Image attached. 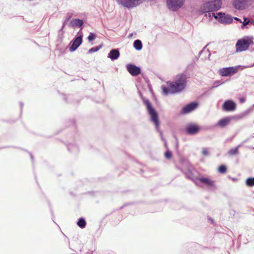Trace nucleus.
Returning a JSON list of instances; mask_svg holds the SVG:
<instances>
[{
  "mask_svg": "<svg viewBox=\"0 0 254 254\" xmlns=\"http://www.w3.org/2000/svg\"><path fill=\"white\" fill-rule=\"evenodd\" d=\"M186 79L187 76L185 74H179L177 76L175 82L169 81L167 83V86H162L161 88L164 94L168 95L182 91L186 87Z\"/></svg>",
  "mask_w": 254,
  "mask_h": 254,
  "instance_id": "1",
  "label": "nucleus"
},
{
  "mask_svg": "<svg viewBox=\"0 0 254 254\" xmlns=\"http://www.w3.org/2000/svg\"><path fill=\"white\" fill-rule=\"evenodd\" d=\"M221 6V0H206L202 4L199 11L200 14L206 13L205 16L209 17V13H214L220 9Z\"/></svg>",
  "mask_w": 254,
  "mask_h": 254,
  "instance_id": "2",
  "label": "nucleus"
},
{
  "mask_svg": "<svg viewBox=\"0 0 254 254\" xmlns=\"http://www.w3.org/2000/svg\"><path fill=\"white\" fill-rule=\"evenodd\" d=\"M140 97L142 99L144 104L146 105L148 112L150 116L151 121L154 124L156 129L159 131V122L158 115L154 108L152 107L150 102L148 99L143 98L140 93Z\"/></svg>",
  "mask_w": 254,
  "mask_h": 254,
  "instance_id": "3",
  "label": "nucleus"
},
{
  "mask_svg": "<svg viewBox=\"0 0 254 254\" xmlns=\"http://www.w3.org/2000/svg\"><path fill=\"white\" fill-rule=\"evenodd\" d=\"M212 17H214L219 22L224 24H230L233 20V17L230 15L222 12H219L216 13H209V19L211 20Z\"/></svg>",
  "mask_w": 254,
  "mask_h": 254,
  "instance_id": "4",
  "label": "nucleus"
},
{
  "mask_svg": "<svg viewBox=\"0 0 254 254\" xmlns=\"http://www.w3.org/2000/svg\"><path fill=\"white\" fill-rule=\"evenodd\" d=\"M254 44L253 39L250 37L246 36L239 39L236 44L237 52H241L248 49L249 46Z\"/></svg>",
  "mask_w": 254,
  "mask_h": 254,
  "instance_id": "5",
  "label": "nucleus"
},
{
  "mask_svg": "<svg viewBox=\"0 0 254 254\" xmlns=\"http://www.w3.org/2000/svg\"><path fill=\"white\" fill-rule=\"evenodd\" d=\"M82 31H79L77 34L71 42V45L69 47V51L70 52L75 51L79 47V46L82 44Z\"/></svg>",
  "mask_w": 254,
  "mask_h": 254,
  "instance_id": "6",
  "label": "nucleus"
},
{
  "mask_svg": "<svg viewBox=\"0 0 254 254\" xmlns=\"http://www.w3.org/2000/svg\"><path fill=\"white\" fill-rule=\"evenodd\" d=\"M185 0H166L167 6L169 9L174 11L178 10L184 4Z\"/></svg>",
  "mask_w": 254,
  "mask_h": 254,
  "instance_id": "7",
  "label": "nucleus"
},
{
  "mask_svg": "<svg viewBox=\"0 0 254 254\" xmlns=\"http://www.w3.org/2000/svg\"><path fill=\"white\" fill-rule=\"evenodd\" d=\"M138 0H117V3L127 8H131L139 5Z\"/></svg>",
  "mask_w": 254,
  "mask_h": 254,
  "instance_id": "8",
  "label": "nucleus"
},
{
  "mask_svg": "<svg viewBox=\"0 0 254 254\" xmlns=\"http://www.w3.org/2000/svg\"><path fill=\"white\" fill-rule=\"evenodd\" d=\"M238 71L237 67H227L219 69V73L222 76H231Z\"/></svg>",
  "mask_w": 254,
  "mask_h": 254,
  "instance_id": "9",
  "label": "nucleus"
},
{
  "mask_svg": "<svg viewBox=\"0 0 254 254\" xmlns=\"http://www.w3.org/2000/svg\"><path fill=\"white\" fill-rule=\"evenodd\" d=\"M126 67L127 71L133 76H137L141 73V68L133 64H128Z\"/></svg>",
  "mask_w": 254,
  "mask_h": 254,
  "instance_id": "10",
  "label": "nucleus"
},
{
  "mask_svg": "<svg viewBox=\"0 0 254 254\" xmlns=\"http://www.w3.org/2000/svg\"><path fill=\"white\" fill-rule=\"evenodd\" d=\"M198 106V103L196 102H191L185 106L182 109L181 113L186 114L194 110Z\"/></svg>",
  "mask_w": 254,
  "mask_h": 254,
  "instance_id": "11",
  "label": "nucleus"
},
{
  "mask_svg": "<svg viewBox=\"0 0 254 254\" xmlns=\"http://www.w3.org/2000/svg\"><path fill=\"white\" fill-rule=\"evenodd\" d=\"M199 129L200 127L195 124H190L185 128L186 133L190 135H194L196 134Z\"/></svg>",
  "mask_w": 254,
  "mask_h": 254,
  "instance_id": "12",
  "label": "nucleus"
},
{
  "mask_svg": "<svg viewBox=\"0 0 254 254\" xmlns=\"http://www.w3.org/2000/svg\"><path fill=\"white\" fill-rule=\"evenodd\" d=\"M223 110L225 111H233L236 108V104L235 102L231 100H228L224 102L223 104Z\"/></svg>",
  "mask_w": 254,
  "mask_h": 254,
  "instance_id": "13",
  "label": "nucleus"
},
{
  "mask_svg": "<svg viewBox=\"0 0 254 254\" xmlns=\"http://www.w3.org/2000/svg\"><path fill=\"white\" fill-rule=\"evenodd\" d=\"M186 162L188 164L187 167V170H186V171L183 170V172L185 174L187 178L194 181V179H196L197 178H195L193 176V173L192 172V170L193 168L189 161H187Z\"/></svg>",
  "mask_w": 254,
  "mask_h": 254,
  "instance_id": "14",
  "label": "nucleus"
},
{
  "mask_svg": "<svg viewBox=\"0 0 254 254\" xmlns=\"http://www.w3.org/2000/svg\"><path fill=\"white\" fill-rule=\"evenodd\" d=\"M83 24L84 22L83 20L79 18H75L70 21L69 26L71 27H78L80 28L79 31H82Z\"/></svg>",
  "mask_w": 254,
  "mask_h": 254,
  "instance_id": "15",
  "label": "nucleus"
},
{
  "mask_svg": "<svg viewBox=\"0 0 254 254\" xmlns=\"http://www.w3.org/2000/svg\"><path fill=\"white\" fill-rule=\"evenodd\" d=\"M120 54L119 49H112L108 55V58L112 61L117 60L120 57Z\"/></svg>",
  "mask_w": 254,
  "mask_h": 254,
  "instance_id": "16",
  "label": "nucleus"
},
{
  "mask_svg": "<svg viewBox=\"0 0 254 254\" xmlns=\"http://www.w3.org/2000/svg\"><path fill=\"white\" fill-rule=\"evenodd\" d=\"M196 180H199L201 183L205 184L208 187H215L214 182L208 178L201 177L196 178Z\"/></svg>",
  "mask_w": 254,
  "mask_h": 254,
  "instance_id": "17",
  "label": "nucleus"
},
{
  "mask_svg": "<svg viewBox=\"0 0 254 254\" xmlns=\"http://www.w3.org/2000/svg\"><path fill=\"white\" fill-rule=\"evenodd\" d=\"M230 122L229 119L227 118H223L219 120L218 123L214 126V127L219 126L221 127H226Z\"/></svg>",
  "mask_w": 254,
  "mask_h": 254,
  "instance_id": "18",
  "label": "nucleus"
},
{
  "mask_svg": "<svg viewBox=\"0 0 254 254\" xmlns=\"http://www.w3.org/2000/svg\"><path fill=\"white\" fill-rule=\"evenodd\" d=\"M133 46L137 51H140L142 48V44L140 40L137 39L133 42Z\"/></svg>",
  "mask_w": 254,
  "mask_h": 254,
  "instance_id": "19",
  "label": "nucleus"
},
{
  "mask_svg": "<svg viewBox=\"0 0 254 254\" xmlns=\"http://www.w3.org/2000/svg\"><path fill=\"white\" fill-rule=\"evenodd\" d=\"M68 150L71 152L76 153L78 151V147L76 144H69L67 145Z\"/></svg>",
  "mask_w": 254,
  "mask_h": 254,
  "instance_id": "20",
  "label": "nucleus"
},
{
  "mask_svg": "<svg viewBox=\"0 0 254 254\" xmlns=\"http://www.w3.org/2000/svg\"><path fill=\"white\" fill-rule=\"evenodd\" d=\"M77 225L81 228H84L86 225V222L85 219L83 217H80L78 219L77 222Z\"/></svg>",
  "mask_w": 254,
  "mask_h": 254,
  "instance_id": "21",
  "label": "nucleus"
},
{
  "mask_svg": "<svg viewBox=\"0 0 254 254\" xmlns=\"http://www.w3.org/2000/svg\"><path fill=\"white\" fill-rule=\"evenodd\" d=\"M242 145V144H240L236 147L231 149L229 152L228 154L230 155H235L238 153V149Z\"/></svg>",
  "mask_w": 254,
  "mask_h": 254,
  "instance_id": "22",
  "label": "nucleus"
},
{
  "mask_svg": "<svg viewBox=\"0 0 254 254\" xmlns=\"http://www.w3.org/2000/svg\"><path fill=\"white\" fill-rule=\"evenodd\" d=\"M102 47V45H100L98 46H95L90 49L88 51V54H91L94 52H96L99 51Z\"/></svg>",
  "mask_w": 254,
  "mask_h": 254,
  "instance_id": "23",
  "label": "nucleus"
},
{
  "mask_svg": "<svg viewBox=\"0 0 254 254\" xmlns=\"http://www.w3.org/2000/svg\"><path fill=\"white\" fill-rule=\"evenodd\" d=\"M72 13L68 12L67 13L66 16V17L65 18V19L64 20V23L63 24V26H62V27L61 30H62L63 29V28L65 26V23L66 22H67L72 17Z\"/></svg>",
  "mask_w": 254,
  "mask_h": 254,
  "instance_id": "24",
  "label": "nucleus"
},
{
  "mask_svg": "<svg viewBox=\"0 0 254 254\" xmlns=\"http://www.w3.org/2000/svg\"><path fill=\"white\" fill-rule=\"evenodd\" d=\"M246 185L249 187H253L254 186V178H249L246 180Z\"/></svg>",
  "mask_w": 254,
  "mask_h": 254,
  "instance_id": "25",
  "label": "nucleus"
},
{
  "mask_svg": "<svg viewBox=\"0 0 254 254\" xmlns=\"http://www.w3.org/2000/svg\"><path fill=\"white\" fill-rule=\"evenodd\" d=\"M252 110H253V108L252 107L247 109L246 110H245V111H244L240 114L241 118H244V117L249 115L251 113Z\"/></svg>",
  "mask_w": 254,
  "mask_h": 254,
  "instance_id": "26",
  "label": "nucleus"
},
{
  "mask_svg": "<svg viewBox=\"0 0 254 254\" xmlns=\"http://www.w3.org/2000/svg\"><path fill=\"white\" fill-rule=\"evenodd\" d=\"M242 23V25L241 26V27L242 29H244L245 28V26L250 23H252V22L247 18H244V20L243 21H242L241 22Z\"/></svg>",
  "mask_w": 254,
  "mask_h": 254,
  "instance_id": "27",
  "label": "nucleus"
},
{
  "mask_svg": "<svg viewBox=\"0 0 254 254\" xmlns=\"http://www.w3.org/2000/svg\"><path fill=\"white\" fill-rule=\"evenodd\" d=\"M227 167L225 165H222L218 168V172L222 174H224L226 172Z\"/></svg>",
  "mask_w": 254,
  "mask_h": 254,
  "instance_id": "28",
  "label": "nucleus"
},
{
  "mask_svg": "<svg viewBox=\"0 0 254 254\" xmlns=\"http://www.w3.org/2000/svg\"><path fill=\"white\" fill-rule=\"evenodd\" d=\"M165 158L167 159H170L172 157V152L168 149L164 153Z\"/></svg>",
  "mask_w": 254,
  "mask_h": 254,
  "instance_id": "29",
  "label": "nucleus"
},
{
  "mask_svg": "<svg viewBox=\"0 0 254 254\" xmlns=\"http://www.w3.org/2000/svg\"><path fill=\"white\" fill-rule=\"evenodd\" d=\"M96 35L94 33H90L87 37V39L89 42L94 40L96 38Z\"/></svg>",
  "mask_w": 254,
  "mask_h": 254,
  "instance_id": "30",
  "label": "nucleus"
},
{
  "mask_svg": "<svg viewBox=\"0 0 254 254\" xmlns=\"http://www.w3.org/2000/svg\"><path fill=\"white\" fill-rule=\"evenodd\" d=\"M187 161H188L187 160H185L183 162V168L181 169L182 171L183 172V170H187V163L186 162Z\"/></svg>",
  "mask_w": 254,
  "mask_h": 254,
  "instance_id": "31",
  "label": "nucleus"
},
{
  "mask_svg": "<svg viewBox=\"0 0 254 254\" xmlns=\"http://www.w3.org/2000/svg\"><path fill=\"white\" fill-rule=\"evenodd\" d=\"M208 152L207 151V148L203 149V150L202 151V154L203 155L206 156V155H208Z\"/></svg>",
  "mask_w": 254,
  "mask_h": 254,
  "instance_id": "32",
  "label": "nucleus"
},
{
  "mask_svg": "<svg viewBox=\"0 0 254 254\" xmlns=\"http://www.w3.org/2000/svg\"><path fill=\"white\" fill-rule=\"evenodd\" d=\"M68 98H71V96L68 95V96H66L65 95H64V100L66 102H68Z\"/></svg>",
  "mask_w": 254,
  "mask_h": 254,
  "instance_id": "33",
  "label": "nucleus"
},
{
  "mask_svg": "<svg viewBox=\"0 0 254 254\" xmlns=\"http://www.w3.org/2000/svg\"><path fill=\"white\" fill-rule=\"evenodd\" d=\"M233 19H234L235 20H236L237 22H239L240 23H241L242 22V20L239 19V18L238 17H233Z\"/></svg>",
  "mask_w": 254,
  "mask_h": 254,
  "instance_id": "34",
  "label": "nucleus"
},
{
  "mask_svg": "<svg viewBox=\"0 0 254 254\" xmlns=\"http://www.w3.org/2000/svg\"><path fill=\"white\" fill-rule=\"evenodd\" d=\"M19 104H20V111H21V112H22L24 104L22 102H19Z\"/></svg>",
  "mask_w": 254,
  "mask_h": 254,
  "instance_id": "35",
  "label": "nucleus"
},
{
  "mask_svg": "<svg viewBox=\"0 0 254 254\" xmlns=\"http://www.w3.org/2000/svg\"><path fill=\"white\" fill-rule=\"evenodd\" d=\"M204 49H205V47L201 51H200L199 52V55H200L202 53L205 52Z\"/></svg>",
  "mask_w": 254,
  "mask_h": 254,
  "instance_id": "36",
  "label": "nucleus"
},
{
  "mask_svg": "<svg viewBox=\"0 0 254 254\" xmlns=\"http://www.w3.org/2000/svg\"><path fill=\"white\" fill-rule=\"evenodd\" d=\"M249 140V138H247L246 139L243 140L241 144H242V145H243L244 143L247 142Z\"/></svg>",
  "mask_w": 254,
  "mask_h": 254,
  "instance_id": "37",
  "label": "nucleus"
},
{
  "mask_svg": "<svg viewBox=\"0 0 254 254\" xmlns=\"http://www.w3.org/2000/svg\"><path fill=\"white\" fill-rule=\"evenodd\" d=\"M215 83L218 84H221V81L220 80H217L215 82Z\"/></svg>",
  "mask_w": 254,
  "mask_h": 254,
  "instance_id": "38",
  "label": "nucleus"
},
{
  "mask_svg": "<svg viewBox=\"0 0 254 254\" xmlns=\"http://www.w3.org/2000/svg\"><path fill=\"white\" fill-rule=\"evenodd\" d=\"M209 220H210L212 223L214 222L213 219H212L211 218L209 217Z\"/></svg>",
  "mask_w": 254,
  "mask_h": 254,
  "instance_id": "39",
  "label": "nucleus"
},
{
  "mask_svg": "<svg viewBox=\"0 0 254 254\" xmlns=\"http://www.w3.org/2000/svg\"><path fill=\"white\" fill-rule=\"evenodd\" d=\"M244 101H245V99H243V98H242V99H240L241 102H244Z\"/></svg>",
  "mask_w": 254,
  "mask_h": 254,
  "instance_id": "40",
  "label": "nucleus"
},
{
  "mask_svg": "<svg viewBox=\"0 0 254 254\" xmlns=\"http://www.w3.org/2000/svg\"><path fill=\"white\" fill-rule=\"evenodd\" d=\"M30 156H31V159H32V160H33V155H32L31 153H30Z\"/></svg>",
  "mask_w": 254,
  "mask_h": 254,
  "instance_id": "41",
  "label": "nucleus"
},
{
  "mask_svg": "<svg viewBox=\"0 0 254 254\" xmlns=\"http://www.w3.org/2000/svg\"><path fill=\"white\" fill-rule=\"evenodd\" d=\"M132 35H133V34H132V33H131V34H129V36H128V37H131L132 36Z\"/></svg>",
  "mask_w": 254,
  "mask_h": 254,
  "instance_id": "42",
  "label": "nucleus"
},
{
  "mask_svg": "<svg viewBox=\"0 0 254 254\" xmlns=\"http://www.w3.org/2000/svg\"><path fill=\"white\" fill-rule=\"evenodd\" d=\"M206 53H207H207H209L208 50H207V51H206Z\"/></svg>",
  "mask_w": 254,
  "mask_h": 254,
  "instance_id": "43",
  "label": "nucleus"
},
{
  "mask_svg": "<svg viewBox=\"0 0 254 254\" xmlns=\"http://www.w3.org/2000/svg\"><path fill=\"white\" fill-rule=\"evenodd\" d=\"M208 56H209V57H210V53H208Z\"/></svg>",
  "mask_w": 254,
  "mask_h": 254,
  "instance_id": "44",
  "label": "nucleus"
},
{
  "mask_svg": "<svg viewBox=\"0 0 254 254\" xmlns=\"http://www.w3.org/2000/svg\"><path fill=\"white\" fill-rule=\"evenodd\" d=\"M253 137H254V133L253 134Z\"/></svg>",
  "mask_w": 254,
  "mask_h": 254,
  "instance_id": "45",
  "label": "nucleus"
},
{
  "mask_svg": "<svg viewBox=\"0 0 254 254\" xmlns=\"http://www.w3.org/2000/svg\"><path fill=\"white\" fill-rule=\"evenodd\" d=\"M253 66H254V64H253Z\"/></svg>",
  "mask_w": 254,
  "mask_h": 254,
  "instance_id": "46",
  "label": "nucleus"
}]
</instances>
